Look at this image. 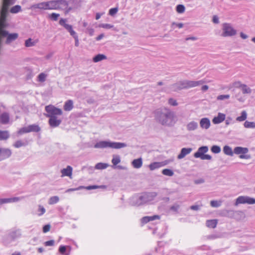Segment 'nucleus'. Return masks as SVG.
I'll list each match as a JSON object with an SVG mask.
<instances>
[{"label": "nucleus", "instance_id": "64", "mask_svg": "<svg viewBox=\"0 0 255 255\" xmlns=\"http://www.w3.org/2000/svg\"><path fill=\"white\" fill-rule=\"evenodd\" d=\"M245 84H242L241 82L240 81H238V82H235L234 83V86L237 87V88H240L241 89L242 88V85H244Z\"/></svg>", "mask_w": 255, "mask_h": 255}, {"label": "nucleus", "instance_id": "6", "mask_svg": "<svg viewBox=\"0 0 255 255\" xmlns=\"http://www.w3.org/2000/svg\"><path fill=\"white\" fill-rule=\"evenodd\" d=\"M45 110L47 113L46 115V117H58V116L62 115V111L60 109L57 108L52 105L46 106Z\"/></svg>", "mask_w": 255, "mask_h": 255}, {"label": "nucleus", "instance_id": "51", "mask_svg": "<svg viewBox=\"0 0 255 255\" xmlns=\"http://www.w3.org/2000/svg\"><path fill=\"white\" fill-rule=\"evenodd\" d=\"M230 97L229 95H221L217 97V99L218 100H224L229 99Z\"/></svg>", "mask_w": 255, "mask_h": 255}, {"label": "nucleus", "instance_id": "42", "mask_svg": "<svg viewBox=\"0 0 255 255\" xmlns=\"http://www.w3.org/2000/svg\"><path fill=\"white\" fill-rule=\"evenodd\" d=\"M162 173L166 176H172L174 175L173 171L170 169H164L162 170Z\"/></svg>", "mask_w": 255, "mask_h": 255}, {"label": "nucleus", "instance_id": "36", "mask_svg": "<svg viewBox=\"0 0 255 255\" xmlns=\"http://www.w3.org/2000/svg\"><path fill=\"white\" fill-rule=\"evenodd\" d=\"M36 41H33L31 38H29L25 41L24 44L25 47H30L34 46L36 44Z\"/></svg>", "mask_w": 255, "mask_h": 255}, {"label": "nucleus", "instance_id": "17", "mask_svg": "<svg viewBox=\"0 0 255 255\" xmlns=\"http://www.w3.org/2000/svg\"><path fill=\"white\" fill-rule=\"evenodd\" d=\"M186 89L197 87L203 84L205 82L203 80L199 81H189L185 80Z\"/></svg>", "mask_w": 255, "mask_h": 255}, {"label": "nucleus", "instance_id": "2", "mask_svg": "<svg viewBox=\"0 0 255 255\" xmlns=\"http://www.w3.org/2000/svg\"><path fill=\"white\" fill-rule=\"evenodd\" d=\"M127 144L123 142H113L110 140L100 141L94 145L96 148H111L113 149H120L126 147Z\"/></svg>", "mask_w": 255, "mask_h": 255}, {"label": "nucleus", "instance_id": "9", "mask_svg": "<svg viewBox=\"0 0 255 255\" xmlns=\"http://www.w3.org/2000/svg\"><path fill=\"white\" fill-rule=\"evenodd\" d=\"M15 1V0H3L2 6L0 11L2 19H3L5 14L8 13L9 6L13 4Z\"/></svg>", "mask_w": 255, "mask_h": 255}, {"label": "nucleus", "instance_id": "26", "mask_svg": "<svg viewBox=\"0 0 255 255\" xmlns=\"http://www.w3.org/2000/svg\"><path fill=\"white\" fill-rule=\"evenodd\" d=\"M9 121L8 113L4 112L0 115V122L3 125L7 124Z\"/></svg>", "mask_w": 255, "mask_h": 255}, {"label": "nucleus", "instance_id": "53", "mask_svg": "<svg viewBox=\"0 0 255 255\" xmlns=\"http://www.w3.org/2000/svg\"><path fill=\"white\" fill-rule=\"evenodd\" d=\"M24 145V143L21 140L16 141L13 144V146L16 148H19Z\"/></svg>", "mask_w": 255, "mask_h": 255}, {"label": "nucleus", "instance_id": "38", "mask_svg": "<svg viewBox=\"0 0 255 255\" xmlns=\"http://www.w3.org/2000/svg\"><path fill=\"white\" fill-rule=\"evenodd\" d=\"M9 136L7 131L0 130V140H5L9 137Z\"/></svg>", "mask_w": 255, "mask_h": 255}, {"label": "nucleus", "instance_id": "45", "mask_svg": "<svg viewBox=\"0 0 255 255\" xmlns=\"http://www.w3.org/2000/svg\"><path fill=\"white\" fill-rule=\"evenodd\" d=\"M222 202L217 200H212L210 202V205L213 207H219L221 205Z\"/></svg>", "mask_w": 255, "mask_h": 255}, {"label": "nucleus", "instance_id": "59", "mask_svg": "<svg viewBox=\"0 0 255 255\" xmlns=\"http://www.w3.org/2000/svg\"><path fill=\"white\" fill-rule=\"evenodd\" d=\"M202 160H211L212 159V156L209 154H204L202 156L200 157Z\"/></svg>", "mask_w": 255, "mask_h": 255}, {"label": "nucleus", "instance_id": "8", "mask_svg": "<svg viewBox=\"0 0 255 255\" xmlns=\"http://www.w3.org/2000/svg\"><path fill=\"white\" fill-rule=\"evenodd\" d=\"M174 161V158H172L161 162H154L149 165V168L150 170H154L161 167L164 166Z\"/></svg>", "mask_w": 255, "mask_h": 255}, {"label": "nucleus", "instance_id": "32", "mask_svg": "<svg viewBox=\"0 0 255 255\" xmlns=\"http://www.w3.org/2000/svg\"><path fill=\"white\" fill-rule=\"evenodd\" d=\"M47 2V10H56L55 0H50Z\"/></svg>", "mask_w": 255, "mask_h": 255}, {"label": "nucleus", "instance_id": "22", "mask_svg": "<svg viewBox=\"0 0 255 255\" xmlns=\"http://www.w3.org/2000/svg\"><path fill=\"white\" fill-rule=\"evenodd\" d=\"M73 168L71 166H67L66 168H63L61 170V177L68 176L72 178Z\"/></svg>", "mask_w": 255, "mask_h": 255}, {"label": "nucleus", "instance_id": "21", "mask_svg": "<svg viewBox=\"0 0 255 255\" xmlns=\"http://www.w3.org/2000/svg\"><path fill=\"white\" fill-rule=\"evenodd\" d=\"M209 149L207 146H203L199 147L196 152L194 154V156L195 158H200L205 153L207 152Z\"/></svg>", "mask_w": 255, "mask_h": 255}, {"label": "nucleus", "instance_id": "11", "mask_svg": "<svg viewBox=\"0 0 255 255\" xmlns=\"http://www.w3.org/2000/svg\"><path fill=\"white\" fill-rule=\"evenodd\" d=\"M252 197L248 196H240L236 199L235 202V206H238L240 204H248L251 205Z\"/></svg>", "mask_w": 255, "mask_h": 255}, {"label": "nucleus", "instance_id": "54", "mask_svg": "<svg viewBox=\"0 0 255 255\" xmlns=\"http://www.w3.org/2000/svg\"><path fill=\"white\" fill-rule=\"evenodd\" d=\"M180 208V206L178 204H175L170 207V210L175 212H178V211Z\"/></svg>", "mask_w": 255, "mask_h": 255}, {"label": "nucleus", "instance_id": "46", "mask_svg": "<svg viewBox=\"0 0 255 255\" xmlns=\"http://www.w3.org/2000/svg\"><path fill=\"white\" fill-rule=\"evenodd\" d=\"M38 213H37L38 216H41L45 213L46 210L44 208L43 206L40 205L38 206Z\"/></svg>", "mask_w": 255, "mask_h": 255}, {"label": "nucleus", "instance_id": "40", "mask_svg": "<svg viewBox=\"0 0 255 255\" xmlns=\"http://www.w3.org/2000/svg\"><path fill=\"white\" fill-rule=\"evenodd\" d=\"M47 75L44 73H40L37 77V80L40 82H44L46 80Z\"/></svg>", "mask_w": 255, "mask_h": 255}, {"label": "nucleus", "instance_id": "60", "mask_svg": "<svg viewBox=\"0 0 255 255\" xmlns=\"http://www.w3.org/2000/svg\"><path fill=\"white\" fill-rule=\"evenodd\" d=\"M54 244V240H50L48 241H46L44 243V245L46 246H52Z\"/></svg>", "mask_w": 255, "mask_h": 255}, {"label": "nucleus", "instance_id": "15", "mask_svg": "<svg viewBox=\"0 0 255 255\" xmlns=\"http://www.w3.org/2000/svg\"><path fill=\"white\" fill-rule=\"evenodd\" d=\"M23 197H13L9 198H1L0 199V205L6 203L17 202L23 199Z\"/></svg>", "mask_w": 255, "mask_h": 255}, {"label": "nucleus", "instance_id": "31", "mask_svg": "<svg viewBox=\"0 0 255 255\" xmlns=\"http://www.w3.org/2000/svg\"><path fill=\"white\" fill-rule=\"evenodd\" d=\"M224 153L227 155L232 156L234 153L233 151L232 148L229 145H225L223 147Z\"/></svg>", "mask_w": 255, "mask_h": 255}, {"label": "nucleus", "instance_id": "30", "mask_svg": "<svg viewBox=\"0 0 255 255\" xmlns=\"http://www.w3.org/2000/svg\"><path fill=\"white\" fill-rule=\"evenodd\" d=\"M107 59V57L105 55L103 54H99L93 57V61L94 62L97 63Z\"/></svg>", "mask_w": 255, "mask_h": 255}, {"label": "nucleus", "instance_id": "58", "mask_svg": "<svg viewBox=\"0 0 255 255\" xmlns=\"http://www.w3.org/2000/svg\"><path fill=\"white\" fill-rule=\"evenodd\" d=\"M50 227H51V226L49 224L45 225L43 227V232L44 233L48 232V231H49V230L50 229Z\"/></svg>", "mask_w": 255, "mask_h": 255}, {"label": "nucleus", "instance_id": "19", "mask_svg": "<svg viewBox=\"0 0 255 255\" xmlns=\"http://www.w3.org/2000/svg\"><path fill=\"white\" fill-rule=\"evenodd\" d=\"M226 119V115L222 113H219L218 115L212 119V123L215 125L219 124L225 120Z\"/></svg>", "mask_w": 255, "mask_h": 255}, {"label": "nucleus", "instance_id": "56", "mask_svg": "<svg viewBox=\"0 0 255 255\" xmlns=\"http://www.w3.org/2000/svg\"><path fill=\"white\" fill-rule=\"evenodd\" d=\"M148 217L149 221H152L155 220H159L160 219V216L158 215H154L152 216H147Z\"/></svg>", "mask_w": 255, "mask_h": 255}, {"label": "nucleus", "instance_id": "43", "mask_svg": "<svg viewBox=\"0 0 255 255\" xmlns=\"http://www.w3.org/2000/svg\"><path fill=\"white\" fill-rule=\"evenodd\" d=\"M211 150L213 153L217 154L221 152V149L219 146L215 145L211 147Z\"/></svg>", "mask_w": 255, "mask_h": 255}, {"label": "nucleus", "instance_id": "10", "mask_svg": "<svg viewBox=\"0 0 255 255\" xmlns=\"http://www.w3.org/2000/svg\"><path fill=\"white\" fill-rule=\"evenodd\" d=\"M40 130V127L37 125L33 124L21 128L19 130V133L22 134L24 133H27L30 132H38Z\"/></svg>", "mask_w": 255, "mask_h": 255}, {"label": "nucleus", "instance_id": "20", "mask_svg": "<svg viewBox=\"0 0 255 255\" xmlns=\"http://www.w3.org/2000/svg\"><path fill=\"white\" fill-rule=\"evenodd\" d=\"M200 126L202 129H208L211 126V122L208 118H202L199 122Z\"/></svg>", "mask_w": 255, "mask_h": 255}, {"label": "nucleus", "instance_id": "16", "mask_svg": "<svg viewBox=\"0 0 255 255\" xmlns=\"http://www.w3.org/2000/svg\"><path fill=\"white\" fill-rule=\"evenodd\" d=\"M61 120L59 119L58 117H49V124L52 128H56L58 127L61 123Z\"/></svg>", "mask_w": 255, "mask_h": 255}, {"label": "nucleus", "instance_id": "55", "mask_svg": "<svg viewBox=\"0 0 255 255\" xmlns=\"http://www.w3.org/2000/svg\"><path fill=\"white\" fill-rule=\"evenodd\" d=\"M118 9L117 7L112 8L109 10V14L111 15H115L118 12Z\"/></svg>", "mask_w": 255, "mask_h": 255}, {"label": "nucleus", "instance_id": "50", "mask_svg": "<svg viewBox=\"0 0 255 255\" xmlns=\"http://www.w3.org/2000/svg\"><path fill=\"white\" fill-rule=\"evenodd\" d=\"M168 103L169 105L172 106H176L178 105V103L177 102L176 100L173 98L169 99Z\"/></svg>", "mask_w": 255, "mask_h": 255}, {"label": "nucleus", "instance_id": "24", "mask_svg": "<svg viewBox=\"0 0 255 255\" xmlns=\"http://www.w3.org/2000/svg\"><path fill=\"white\" fill-rule=\"evenodd\" d=\"M21 236V231L20 230H14L12 231L8 235V237L12 240H14L19 238Z\"/></svg>", "mask_w": 255, "mask_h": 255}, {"label": "nucleus", "instance_id": "4", "mask_svg": "<svg viewBox=\"0 0 255 255\" xmlns=\"http://www.w3.org/2000/svg\"><path fill=\"white\" fill-rule=\"evenodd\" d=\"M222 32L221 36L223 37H232L235 36L237 31L230 23H224L222 25Z\"/></svg>", "mask_w": 255, "mask_h": 255}, {"label": "nucleus", "instance_id": "62", "mask_svg": "<svg viewBox=\"0 0 255 255\" xmlns=\"http://www.w3.org/2000/svg\"><path fill=\"white\" fill-rule=\"evenodd\" d=\"M66 247L65 246H61L60 247H59V252L62 254H64L65 253V252H66Z\"/></svg>", "mask_w": 255, "mask_h": 255}, {"label": "nucleus", "instance_id": "13", "mask_svg": "<svg viewBox=\"0 0 255 255\" xmlns=\"http://www.w3.org/2000/svg\"><path fill=\"white\" fill-rule=\"evenodd\" d=\"M11 154V151L9 149L0 148V161L9 157Z\"/></svg>", "mask_w": 255, "mask_h": 255}, {"label": "nucleus", "instance_id": "5", "mask_svg": "<svg viewBox=\"0 0 255 255\" xmlns=\"http://www.w3.org/2000/svg\"><path fill=\"white\" fill-rule=\"evenodd\" d=\"M66 19L61 18L59 20V24L61 25L64 26V28L69 32V33H70V35L71 36H72L73 37V38L75 39V46L76 47H78L79 44L78 36L77 35L76 32L73 29L72 26L71 25L66 23Z\"/></svg>", "mask_w": 255, "mask_h": 255}, {"label": "nucleus", "instance_id": "14", "mask_svg": "<svg viewBox=\"0 0 255 255\" xmlns=\"http://www.w3.org/2000/svg\"><path fill=\"white\" fill-rule=\"evenodd\" d=\"M56 10H63L67 8L68 2L66 0H55Z\"/></svg>", "mask_w": 255, "mask_h": 255}, {"label": "nucleus", "instance_id": "23", "mask_svg": "<svg viewBox=\"0 0 255 255\" xmlns=\"http://www.w3.org/2000/svg\"><path fill=\"white\" fill-rule=\"evenodd\" d=\"M192 150L191 148H183L181 150L180 153L178 155L177 158L181 159L183 158L185 156L189 154Z\"/></svg>", "mask_w": 255, "mask_h": 255}, {"label": "nucleus", "instance_id": "37", "mask_svg": "<svg viewBox=\"0 0 255 255\" xmlns=\"http://www.w3.org/2000/svg\"><path fill=\"white\" fill-rule=\"evenodd\" d=\"M247 118V113L245 111H243L241 113V116L236 118V121L238 122H243L245 121Z\"/></svg>", "mask_w": 255, "mask_h": 255}, {"label": "nucleus", "instance_id": "34", "mask_svg": "<svg viewBox=\"0 0 255 255\" xmlns=\"http://www.w3.org/2000/svg\"><path fill=\"white\" fill-rule=\"evenodd\" d=\"M217 224V220H210L206 221V226L210 228H216Z\"/></svg>", "mask_w": 255, "mask_h": 255}, {"label": "nucleus", "instance_id": "18", "mask_svg": "<svg viewBox=\"0 0 255 255\" xmlns=\"http://www.w3.org/2000/svg\"><path fill=\"white\" fill-rule=\"evenodd\" d=\"M171 89L173 91H177L183 89H186L185 80L177 82L171 86Z\"/></svg>", "mask_w": 255, "mask_h": 255}, {"label": "nucleus", "instance_id": "44", "mask_svg": "<svg viewBox=\"0 0 255 255\" xmlns=\"http://www.w3.org/2000/svg\"><path fill=\"white\" fill-rule=\"evenodd\" d=\"M244 126L246 128H255V123L247 121L244 123Z\"/></svg>", "mask_w": 255, "mask_h": 255}, {"label": "nucleus", "instance_id": "29", "mask_svg": "<svg viewBox=\"0 0 255 255\" xmlns=\"http://www.w3.org/2000/svg\"><path fill=\"white\" fill-rule=\"evenodd\" d=\"M73 108V102L72 100L67 101L64 105V110L66 111H70Z\"/></svg>", "mask_w": 255, "mask_h": 255}, {"label": "nucleus", "instance_id": "57", "mask_svg": "<svg viewBox=\"0 0 255 255\" xmlns=\"http://www.w3.org/2000/svg\"><path fill=\"white\" fill-rule=\"evenodd\" d=\"M84 188L85 187L83 186H80V187H79L78 188H70V189L66 190L65 192L68 193V192H72V191H77V190H78Z\"/></svg>", "mask_w": 255, "mask_h": 255}, {"label": "nucleus", "instance_id": "27", "mask_svg": "<svg viewBox=\"0 0 255 255\" xmlns=\"http://www.w3.org/2000/svg\"><path fill=\"white\" fill-rule=\"evenodd\" d=\"M198 127V123L195 121H191L187 124L186 128L188 131L196 130Z\"/></svg>", "mask_w": 255, "mask_h": 255}, {"label": "nucleus", "instance_id": "49", "mask_svg": "<svg viewBox=\"0 0 255 255\" xmlns=\"http://www.w3.org/2000/svg\"><path fill=\"white\" fill-rule=\"evenodd\" d=\"M60 14L56 13H52L50 15H49V17L54 21H56L58 19V18L59 17Z\"/></svg>", "mask_w": 255, "mask_h": 255}, {"label": "nucleus", "instance_id": "33", "mask_svg": "<svg viewBox=\"0 0 255 255\" xmlns=\"http://www.w3.org/2000/svg\"><path fill=\"white\" fill-rule=\"evenodd\" d=\"M241 90L243 94H251L252 92V89L246 84L242 86Z\"/></svg>", "mask_w": 255, "mask_h": 255}, {"label": "nucleus", "instance_id": "28", "mask_svg": "<svg viewBox=\"0 0 255 255\" xmlns=\"http://www.w3.org/2000/svg\"><path fill=\"white\" fill-rule=\"evenodd\" d=\"M132 166L136 169L140 168L142 165V159L140 157L137 159H134L131 162Z\"/></svg>", "mask_w": 255, "mask_h": 255}, {"label": "nucleus", "instance_id": "47", "mask_svg": "<svg viewBox=\"0 0 255 255\" xmlns=\"http://www.w3.org/2000/svg\"><path fill=\"white\" fill-rule=\"evenodd\" d=\"M185 6L182 4H178L176 6V11L179 13H182L185 11Z\"/></svg>", "mask_w": 255, "mask_h": 255}, {"label": "nucleus", "instance_id": "39", "mask_svg": "<svg viewBox=\"0 0 255 255\" xmlns=\"http://www.w3.org/2000/svg\"><path fill=\"white\" fill-rule=\"evenodd\" d=\"M59 200V198L57 196H54L50 197L48 200L49 205H53L57 203Z\"/></svg>", "mask_w": 255, "mask_h": 255}, {"label": "nucleus", "instance_id": "41", "mask_svg": "<svg viewBox=\"0 0 255 255\" xmlns=\"http://www.w3.org/2000/svg\"><path fill=\"white\" fill-rule=\"evenodd\" d=\"M21 10V6L19 5H15L12 7L10 10V11L12 13H16L20 11Z\"/></svg>", "mask_w": 255, "mask_h": 255}, {"label": "nucleus", "instance_id": "1", "mask_svg": "<svg viewBox=\"0 0 255 255\" xmlns=\"http://www.w3.org/2000/svg\"><path fill=\"white\" fill-rule=\"evenodd\" d=\"M154 114L156 122L163 126L171 127L176 122L174 113L167 108L158 109L154 111Z\"/></svg>", "mask_w": 255, "mask_h": 255}, {"label": "nucleus", "instance_id": "35", "mask_svg": "<svg viewBox=\"0 0 255 255\" xmlns=\"http://www.w3.org/2000/svg\"><path fill=\"white\" fill-rule=\"evenodd\" d=\"M109 166L108 163L99 162L96 164L95 168L98 170H102L107 168Z\"/></svg>", "mask_w": 255, "mask_h": 255}, {"label": "nucleus", "instance_id": "61", "mask_svg": "<svg viewBox=\"0 0 255 255\" xmlns=\"http://www.w3.org/2000/svg\"><path fill=\"white\" fill-rule=\"evenodd\" d=\"M99 187H103V188H105V186H96V185H93V186H87V187H86V188L88 190H91V189H96V188H98Z\"/></svg>", "mask_w": 255, "mask_h": 255}, {"label": "nucleus", "instance_id": "3", "mask_svg": "<svg viewBox=\"0 0 255 255\" xmlns=\"http://www.w3.org/2000/svg\"><path fill=\"white\" fill-rule=\"evenodd\" d=\"M157 193L155 192L144 193L138 197H134V204L136 206H139L146 203L154 200L157 196Z\"/></svg>", "mask_w": 255, "mask_h": 255}, {"label": "nucleus", "instance_id": "25", "mask_svg": "<svg viewBox=\"0 0 255 255\" xmlns=\"http://www.w3.org/2000/svg\"><path fill=\"white\" fill-rule=\"evenodd\" d=\"M31 8L32 9H39L41 10H47V2H41L35 3L31 5Z\"/></svg>", "mask_w": 255, "mask_h": 255}, {"label": "nucleus", "instance_id": "7", "mask_svg": "<svg viewBox=\"0 0 255 255\" xmlns=\"http://www.w3.org/2000/svg\"><path fill=\"white\" fill-rule=\"evenodd\" d=\"M248 152L249 149L247 147L237 146L234 149V153L237 155L240 154L239 157L241 159H250L251 158L250 155L246 154Z\"/></svg>", "mask_w": 255, "mask_h": 255}, {"label": "nucleus", "instance_id": "12", "mask_svg": "<svg viewBox=\"0 0 255 255\" xmlns=\"http://www.w3.org/2000/svg\"><path fill=\"white\" fill-rule=\"evenodd\" d=\"M121 157L119 155H113V158L112 159V163L113 164V167L114 168H118L119 169L126 170L127 168L126 167L123 166L121 165L117 166L119 163L121 162Z\"/></svg>", "mask_w": 255, "mask_h": 255}, {"label": "nucleus", "instance_id": "48", "mask_svg": "<svg viewBox=\"0 0 255 255\" xmlns=\"http://www.w3.org/2000/svg\"><path fill=\"white\" fill-rule=\"evenodd\" d=\"M236 98H237V100L240 102L243 103L246 100V98L244 96L241 95L240 93H239L235 95Z\"/></svg>", "mask_w": 255, "mask_h": 255}, {"label": "nucleus", "instance_id": "63", "mask_svg": "<svg viewBox=\"0 0 255 255\" xmlns=\"http://www.w3.org/2000/svg\"><path fill=\"white\" fill-rule=\"evenodd\" d=\"M174 25L176 26L179 28H181L183 27V24L182 23L172 22V26H173Z\"/></svg>", "mask_w": 255, "mask_h": 255}, {"label": "nucleus", "instance_id": "52", "mask_svg": "<svg viewBox=\"0 0 255 255\" xmlns=\"http://www.w3.org/2000/svg\"><path fill=\"white\" fill-rule=\"evenodd\" d=\"M99 27L106 29H110L113 27V25L108 23H103L99 25Z\"/></svg>", "mask_w": 255, "mask_h": 255}]
</instances>
